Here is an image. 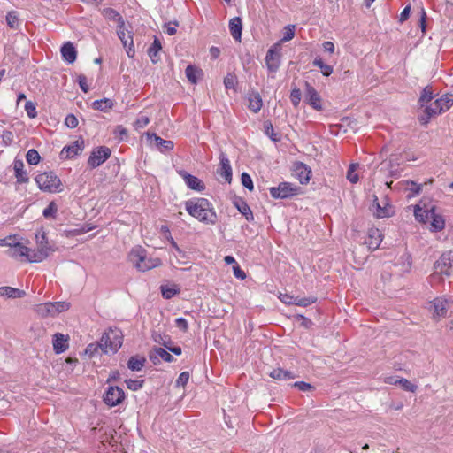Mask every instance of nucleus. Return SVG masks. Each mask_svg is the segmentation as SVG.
<instances>
[{
  "label": "nucleus",
  "instance_id": "f257e3e1",
  "mask_svg": "<svg viewBox=\"0 0 453 453\" xmlns=\"http://www.w3.org/2000/svg\"><path fill=\"white\" fill-rule=\"evenodd\" d=\"M187 211L199 221L214 225L218 217L212 204L206 198H193L185 203Z\"/></svg>",
  "mask_w": 453,
  "mask_h": 453
},
{
  "label": "nucleus",
  "instance_id": "f03ea898",
  "mask_svg": "<svg viewBox=\"0 0 453 453\" xmlns=\"http://www.w3.org/2000/svg\"><path fill=\"white\" fill-rule=\"evenodd\" d=\"M7 254L11 257L19 258L26 257L28 262H41L48 257V251L45 248L37 249L35 251L31 250L21 242L12 245V249H8Z\"/></svg>",
  "mask_w": 453,
  "mask_h": 453
},
{
  "label": "nucleus",
  "instance_id": "7ed1b4c3",
  "mask_svg": "<svg viewBox=\"0 0 453 453\" xmlns=\"http://www.w3.org/2000/svg\"><path fill=\"white\" fill-rule=\"evenodd\" d=\"M129 259L141 272H146L161 265L160 258L148 257L146 250L141 246L131 250Z\"/></svg>",
  "mask_w": 453,
  "mask_h": 453
},
{
  "label": "nucleus",
  "instance_id": "20e7f679",
  "mask_svg": "<svg viewBox=\"0 0 453 453\" xmlns=\"http://www.w3.org/2000/svg\"><path fill=\"white\" fill-rule=\"evenodd\" d=\"M38 188L45 192H61L62 185L60 179L53 172H44L38 174L35 179Z\"/></svg>",
  "mask_w": 453,
  "mask_h": 453
},
{
  "label": "nucleus",
  "instance_id": "39448f33",
  "mask_svg": "<svg viewBox=\"0 0 453 453\" xmlns=\"http://www.w3.org/2000/svg\"><path fill=\"white\" fill-rule=\"evenodd\" d=\"M122 340L123 334L119 329H110L108 332H105L100 339L103 352L105 354L109 351L116 353L122 346Z\"/></svg>",
  "mask_w": 453,
  "mask_h": 453
},
{
  "label": "nucleus",
  "instance_id": "423d86ee",
  "mask_svg": "<svg viewBox=\"0 0 453 453\" xmlns=\"http://www.w3.org/2000/svg\"><path fill=\"white\" fill-rule=\"evenodd\" d=\"M70 308L67 302L45 303L37 305L36 312L42 317H54L60 312L65 311Z\"/></svg>",
  "mask_w": 453,
  "mask_h": 453
},
{
  "label": "nucleus",
  "instance_id": "0eeeda50",
  "mask_svg": "<svg viewBox=\"0 0 453 453\" xmlns=\"http://www.w3.org/2000/svg\"><path fill=\"white\" fill-rule=\"evenodd\" d=\"M300 188L289 182H280L277 187L269 188L270 195L274 199H287L296 194Z\"/></svg>",
  "mask_w": 453,
  "mask_h": 453
},
{
  "label": "nucleus",
  "instance_id": "6e6552de",
  "mask_svg": "<svg viewBox=\"0 0 453 453\" xmlns=\"http://www.w3.org/2000/svg\"><path fill=\"white\" fill-rule=\"evenodd\" d=\"M281 45L280 42L274 43L267 51L265 56V65L270 73H276L280 65Z\"/></svg>",
  "mask_w": 453,
  "mask_h": 453
},
{
  "label": "nucleus",
  "instance_id": "1a4fd4ad",
  "mask_svg": "<svg viewBox=\"0 0 453 453\" xmlns=\"http://www.w3.org/2000/svg\"><path fill=\"white\" fill-rule=\"evenodd\" d=\"M126 398L124 390L118 386H110L104 394V403L109 407L120 404Z\"/></svg>",
  "mask_w": 453,
  "mask_h": 453
},
{
  "label": "nucleus",
  "instance_id": "9d476101",
  "mask_svg": "<svg viewBox=\"0 0 453 453\" xmlns=\"http://www.w3.org/2000/svg\"><path fill=\"white\" fill-rule=\"evenodd\" d=\"M111 154V150L106 146H99L93 150L88 159V165L92 168H96L104 163Z\"/></svg>",
  "mask_w": 453,
  "mask_h": 453
},
{
  "label": "nucleus",
  "instance_id": "9b49d317",
  "mask_svg": "<svg viewBox=\"0 0 453 453\" xmlns=\"http://www.w3.org/2000/svg\"><path fill=\"white\" fill-rule=\"evenodd\" d=\"M439 102H430L429 104H426L424 110L422 111V113L418 116V121L421 125L426 126L430 121V119L442 112L441 106H439Z\"/></svg>",
  "mask_w": 453,
  "mask_h": 453
},
{
  "label": "nucleus",
  "instance_id": "f8f14e48",
  "mask_svg": "<svg viewBox=\"0 0 453 453\" xmlns=\"http://www.w3.org/2000/svg\"><path fill=\"white\" fill-rule=\"evenodd\" d=\"M304 101L316 111H322L323 109L320 96L307 81L305 82Z\"/></svg>",
  "mask_w": 453,
  "mask_h": 453
},
{
  "label": "nucleus",
  "instance_id": "ddd939ff",
  "mask_svg": "<svg viewBox=\"0 0 453 453\" xmlns=\"http://www.w3.org/2000/svg\"><path fill=\"white\" fill-rule=\"evenodd\" d=\"M118 36L119 40L121 41L124 47H127V54L129 58H133L134 55V42H133V35L132 33L127 31L125 28L124 25H118V30H117Z\"/></svg>",
  "mask_w": 453,
  "mask_h": 453
},
{
  "label": "nucleus",
  "instance_id": "4468645a",
  "mask_svg": "<svg viewBox=\"0 0 453 453\" xmlns=\"http://www.w3.org/2000/svg\"><path fill=\"white\" fill-rule=\"evenodd\" d=\"M429 311L433 312V317H445L449 309V300L444 297H436L431 303Z\"/></svg>",
  "mask_w": 453,
  "mask_h": 453
},
{
  "label": "nucleus",
  "instance_id": "2eb2a0df",
  "mask_svg": "<svg viewBox=\"0 0 453 453\" xmlns=\"http://www.w3.org/2000/svg\"><path fill=\"white\" fill-rule=\"evenodd\" d=\"M425 217L426 219H431V227L434 231L438 232L444 228L445 220L441 215L436 213L435 206L426 209Z\"/></svg>",
  "mask_w": 453,
  "mask_h": 453
},
{
  "label": "nucleus",
  "instance_id": "dca6fc26",
  "mask_svg": "<svg viewBox=\"0 0 453 453\" xmlns=\"http://www.w3.org/2000/svg\"><path fill=\"white\" fill-rule=\"evenodd\" d=\"M149 358L155 365H159L161 359L168 363L174 360L173 357L166 349L160 347H154L149 353Z\"/></svg>",
  "mask_w": 453,
  "mask_h": 453
},
{
  "label": "nucleus",
  "instance_id": "f3484780",
  "mask_svg": "<svg viewBox=\"0 0 453 453\" xmlns=\"http://www.w3.org/2000/svg\"><path fill=\"white\" fill-rule=\"evenodd\" d=\"M295 175L301 184H307L311 179V169L302 162H295L293 165Z\"/></svg>",
  "mask_w": 453,
  "mask_h": 453
},
{
  "label": "nucleus",
  "instance_id": "a211bd4d",
  "mask_svg": "<svg viewBox=\"0 0 453 453\" xmlns=\"http://www.w3.org/2000/svg\"><path fill=\"white\" fill-rule=\"evenodd\" d=\"M84 149V140L80 137L78 140L73 142L71 145L65 146L60 153L62 157L65 153V158H72L82 152Z\"/></svg>",
  "mask_w": 453,
  "mask_h": 453
},
{
  "label": "nucleus",
  "instance_id": "6ab92c4d",
  "mask_svg": "<svg viewBox=\"0 0 453 453\" xmlns=\"http://www.w3.org/2000/svg\"><path fill=\"white\" fill-rule=\"evenodd\" d=\"M219 159L220 165L217 173L225 180L226 182L230 183L232 181V167L230 165V162L223 152H221Z\"/></svg>",
  "mask_w": 453,
  "mask_h": 453
},
{
  "label": "nucleus",
  "instance_id": "aec40b11",
  "mask_svg": "<svg viewBox=\"0 0 453 453\" xmlns=\"http://www.w3.org/2000/svg\"><path fill=\"white\" fill-rule=\"evenodd\" d=\"M180 175L184 179L187 186L196 191H203L205 188L203 182L197 177L187 173L186 171H180Z\"/></svg>",
  "mask_w": 453,
  "mask_h": 453
},
{
  "label": "nucleus",
  "instance_id": "412c9836",
  "mask_svg": "<svg viewBox=\"0 0 453 453\" xmlns=\"http://www.w3.org/2000/svg\"><path fill=\"white\" fill-rule=\"evenodd\" d=\"M69 335L61 333H56L53 335V350L56 354L65 352L69 347Z\"/></svg>",
  "mask_w": 453,
  "mask_h": 453
},
{
  "label": "nucleus",
  "instance_id": "4be33fe9",
  "mask_svg": "<svg viewBox=\"0 0 453 453\" xmlns=\"http://www.w3.org/2000/svg\"><path fill=\"white\" fill-rule=\"evenodd\" d=\"M148 139L152 142H154L156 146L161 152L170 151L173 149L174 144L171 140H164L156 134L147 133Z\"/></svg>",
  "mask_w": 453,
  "mask_h": 453
},
{
  "label": "nucleus",
  "instance_id": "5701e85b",
  "mask_svg": "<svg viewBox=\"0 0 453 453\" xmlns=\"http://www.w3.org/2000/svg\"><path fill=\"white\" fill-rule=\"evenodd\" d=\"M62 58L69 64L73 63L77 58V50L73 44L70 42H65L61 47Z\"/></svg>",
  "mask_w": 453,
  "mask_h": 453
},
{
  "label": "nucleus",
  "instance_id": "b1692460",
  "mask_svg": "<svg viewBox=\"0 0 453 453\" xmlns=\"http://www.w3.org/2000/svg\"><path fill=\"white\" fill-rule=\"evenodd\" d=\"M434 268L441 273L449 275V269L451 266L450 254H442L440 258L434 263Z\"/></svg>",
  "mask_w": 453,
  "mask_h": 453
},
{
  "label": "nucleus",
  "instance_id": "393cba45",
  "mask_svg": "<svg viewBox=\"0 0 453 453\" xmlns=\"http://www.w3.org/2000/svg\"><path fill=\"white\" fill-rule=\"evenodd\" d=\"M229 30L233 38L241 42L242 32V22L240 17H234L229 21Z\"/></svg>",
  "mask_w": 453,
  "mask_h": 453
},
{
  "label": "nucleus",
  "instance_id": "a878e982",
  "mask_svg": "<svg viewBox=\"0 0 453 453\" xmlns=\"http://www.w3.org/2000/svg\"><path fill=\"white\" fill-rule=\"evenodd\" d=\"M13 170L18 183H27L28 177L27 172L24 170V163L21 159H15L13 162Z\"/></svg>",
  "mask_w": 453,
  "mask_h": 453
},
{
  "label": "nucleus",
  "instance_id": "bb28decb",
  "mask_svg": "<svg viewBox=\"0 0 453 453\" xmlns=\"http://www.w3.org/2000/svg\"><path fill=\"white\" fill-rule=\"evenodd\" d=\"M26 296V292L24 290L15 288L12 287H0V296H4L7 298H22Z\"/></svg>",
  "mask_w": 453,
  "mask_h": 453
},
{
  "label": "nucleus",
  "instance_id": "cd10ccee",
  "mask_svg": "<svg viewBox=\"0 0 453 453\" xmlns=\"http://www.w3.org/2000/svg\"><path fill=\"white\" fill-rule=\"evenodd\" d=\"M234 205L242 215L245 217L248 221H253L254 216L249 204L242 198L234 201Z\"/></svg>",
  "mask_w": 453,
  "mask_h": 453
},
{
  "label": "nucleus",
  "instance_id": "c85d7f7f",
  "mask_svg": "<svg viewBox=\"0 0 453 453\" xmlns=\"http://www.w3.org/2000/svg\"><path fill=\"white\" fill-rule=\"evenodd\" d=\"M161 50V42L157 36H155L152 44L148 49V55L150 58L153 64H157L160 60V58L158 57V52Z\"/></svg>",
  "mask_w": 453,
  "mask_h": 453
},
{
  "label": "nucleus",
  "instance_id": "c756f323",
  "mask_svg": "<svg viewBox=\"0 0 453 453\" xmlns=\"http://www.w3.org/2000/svg\"><path fill=\"white\" fill-rule=\"evenodd\" d=\"M370 250H375L381 243V234L379 229H371L369 231V238L366 242Z\"/></svg>",
  "mask_w": 453,
  "mask_h": 453
},
{
  "label": "nucleus",
  "instance_id": "7c9ffc66",
  "mask_svg": "<svg viewBox=\"0 0 453 453\" xmlns=\"http://www.w3.org/2000/svg\"><path fill=\"white\" fill-rule=\"evenodd\" d=\"M373 206H376L375 215L377 218H388L393 214V208L391 205L387 203L385 206H380L376 196H374Z\"/></svg>",
  "mask_w": 453,
  "mask_h": 453
},
{
  "label": "nucleus",
  "instance_id": "2f4dec72",
  "mask_svg": "<svg viewBox=\"0 0 453 453\" xmlns=\"http://www.w3.org/2000/svg\"><path fill=\"white\" fill-rule=\"evenodd\" d=\"M269 375L271 378L279 380H288L296 378V375L292 372L282 368L273 369Z\"/></svg>",
  "mask_w": 453,
  "mask_h": 453
},
{
  "label": "nucleus",
  "instance_id": "473e14b6",
  "mask_svg": "<svg viewBox=\"0 0 453 453\" xmlns=\"http://www.w3.org/2000/svg\"><path fill=\"white\" fill-rule=\"evenodd\" d=\"M144 357L132 356L127 361V367L133 372H139L146 363Z\"/></svg>",
  "mask_w": 453,
  "mask_h": 453
},
{
  "label": "nucleus",
  "instance_id": "72a5a7b5",
  "mask_svg": "<svg viewBox=\"0 0 453 453\" xmlns=\"http://www.w3.org/2000/svg\"><path fill=\"white\" fill-rule=\"evenodd\" d=\"M263 106V101L258 92H252L249 97V109L257 112Z\"/></svg>",
  "mask_w": 453,
  "mask_h": 453
},
{
  "label": "nucleus",
  "instance_id": "f704fd0d",
  "mask_svg": "<svg viewBox=\"0 0 453 453\" xmlns=\"http://www.w3.org/2000/svg\"><path fill=\"white\" fill-rule=\"evenodd\" d=\"M185 74L187 79L192 83L196 84L199 76L202 75V70L193 65H188L186 67Z\"/></svg>",
  "mask_w": 453,
  "mask_h": 453
},
{
  "label": "nucleus",
  "instance_id": "c9c22d12",
  "mask_svg": "<svg viewBox=\"0 0 453 453\" xmlns=\"http://www.w3.org/2000/svg\"><path fill=\"white\" fill-rule=\"evenodd\" d=\"M114 104L111 99L103 98L100 100H96L92 103V108L96 111H108L113 107Z\"/></svg>",
  "mask_w": 453,
  "mask_h": 453
},
{
  "label": "nucleus",
  "instance_id": "e433bc0d",
  "mask_svg": "<svg viewBox=\"0 0 453 453\" xmlns=\"http://www.w3.org/2000/svg\"><path fill=\"white\" fill-rule=\"evenodd\" d=\"M434 99V91L431 86H426L423 88L420 97L418 99V105L420 108L432 102Z\"/></svg>",
  "mask_w": 453,
  "mask_h": 453
},
{
  "label": "nucleus",
  "instance_id": "4c0bfd02",
  "mask_svg": "<svg viewBox=\"0 0 453 453\" xmlns=\"http://www.w3.org/2000/svg\"><path fill=\"white\" fill-rule=\"evenodd\" d=\"M6 23L7 26L12 28L18 30L20 27L21 22L19 18V13L17 11H10L6 14Z\"/></svg>",
  "mask_w": 453,
  "mask_h": 453
},
{
  "label": "nucleus",
  "instance_id": "58836bf2",
  "mask_svg": "<svg viewBox=\"0 0 453 453\" xmlns=\"http://www.w3.org/2000/svg\"><path fill=\"white\" fill-rule=\"evenodd\" d=\"M312 65L316 67H319L321 71V73L326 77H328L333 73V66L325 64L320 57H316L312 61Z\"/></svg>",
  "mask_w": 453,
  "mask_h": 453
},
{
  "label": "nucleus",
  "instance_id": "ea45409f",
  "mask_svg": "<svg viewBox=\"0 0 453 453\" xmlns=\"http://www.w3.org/2000/svg\"><path fill=\"white\" fill-rule=\"evenodd\" d=\"M434 101L440 103L439 106H441L442 112L446 111L453 105V94H445Z\"/></svg>",
  "mask_w": 453,
  "mask_h": 453
},
{
  "label": "nucleus",
  "instance_id": "a19ab883",
  "mask_svg": "<svg viewBox=\"0 0 453 453\" xmlns=\"http://www.w3.org/2000/svg\"><path fill=\"white\" fill-rule=\"evenodd\" d=\"M27 162L29 165H35L40 163L41 161V156L39 155L38 151L35 149H30L26 155Z\"/></svg>",
  "mask_w": 453,
  "mask_h": 453
},
{
  "label": "nucleus",
  "instance_id": "79ce46f5",
  "mask_svg": "<svg viewBox=\"0 0 453 453\" xmlns=\"http://www.w3.org/2000/svg\"><path fill=\"white\" fill-rule=\"evenodd\" d=\"M161 294L165 299H171L180 292L177 288L169 287L167 285H162L160 287Z\"/></svg>",
  "mask_w": 453,
  "mask_h": 453
},
{
  "label": "nucleus",
  "instance_id": "37998d69",
  "mask_svg": "<svg viewBox=\"0 0 453 453\" xmlns=\"http://www.w3.org/2000/svg\"><path fill=\"white\" fill-rule=\"evenodd\" d=\"M294 301H295L294 302L295 305H298V306H302V307H306V306H309V305L316 303L317 297H314V296H308V297L296 296Z\"/></svg>",
  "mask_w": 453,
  "mask_h": 453
},
{
  "label": "nucleus",
  "instance_id": "c03bdc74",
  "mask_svg": "<svg viewBox=\"0 0 453 453\" xmlns=\"http://www.w3.org/2000/svg\"><path fill=\"white\" fill-rule=\"evenodd\" d=\"M104 12H105V16L108 19L117 21L118 25H121V24L124 25L125 21H124L122 16L117 11H115L111 8H108Z\"/></svg>",
  "mask_w": 453,
  "mask_h": 453
},
{
  "label": "nucleus",
  "instance_id": "a18cd8bd",
  "mask_svg": "<svg viewBox=\"0 0 453 453\" xmlns=\"http://www.w3.org/2000/svg\"><path fill=\"white\" fill-rule=\"evenodd\" d=\"M144 380H132L128 379L125 380V383L128 389L132 391H138L143 387Z\"/></svg>",
  "mask_w": 453,
  "mask_h": 453
},
{
  "label": "nucleus",
  "instance_id": "49530a36",
  "mask_svg": "<svg viewBox=\"0 0 453 453\" xmlns=\"http://www.w3.org/2000/svg\"><path fill=\"white\" fill-rule=\"evenodd\" d=\"M35 238H36V242H37V244H38V248L37 249H41V248L47 249L48 256H49L50 251H52V249L50 248V246L48 245V241H47V238H46V234L42 233L41 234H36Z\"/></svg>",
  "mask_w": 453,
  "mask_h": 453
},
{
  "label": "nucleus",
  "instance_id": "de8ad7c7",
  "mask_svg": "<svg viewBox=\"0 0 453 453\" xmlns=\"http://www.w3.org/2000/svg\"><path fill=\"white\" fill-rule=\"evenodd\" d=\"M99 349L103 351V347L101 345L100 341L97 342L88 344L86 347L84 353L85 355H88L89 357H92L98 351Z\"/></svg>",
  "mask_w": 453,
  "mask_h": 453
},
{
  "label": "nucleus",
  "instance_id": "09e8293b",
  "mask_svg": "<svg viewBox=\"0 0 453 453\" xmlns=\"http://www.w3.org/2000/svg\"><path fill=\"white\" fill-rule=\"evenodd\" d=\"M295 36V26L294 25H288L284 27V33L283 37L281 38L280 42H286L290 40H292Z\"/></svg>",
  "mask_w": 453,
  "mask_h": 453
},
{
  "label": "nucleus",
  "instance_id": "8fccbe9b",
  "mask_svg": "<svg viewBox=\"0 0 453 453\" xmlns=\"http://www.w3.org/2000/svg\"><path fill=\"white\" fill-rule=\"evenodd\" d=\"M265 133L268 135L273 142L280 141V136L273 132V124L270 121H265L264 124Z\"/></svg>",
  "mask_w": 453,
  "mask_h": 453
},
{
  "label": "nucleus",
  "instance_id": "3c124183",
  "mask_svg": "<svg viewBox=\"0 0 453 453\" xmlns=\"http://www.w3.org/2000/svg\"><path fill=\"white\" fill-rule=\"evenodd\" d=\"M301 97H302V92L299 88H295L291 90L290 100H291L292 104L295 107H297L299 105Z\"/></svg>",
  "mask_w": 453,
  "mask_h": 453
},
{
  "label": "nucleus",
  "instance_id": "603ef678",
  "mask_svg": "<svg viewBox=\"0 0 453 453\" xmlns=\"http://www.w3.org/2000/svg\"><path fill=\"white\" fill-rule=\"evenodd\" d=\"M241 181L243 187H245L250 191L254 189V185L251 177L247 173H242L241 175Z\"/></svg>",
  "mask_w": 453,
  "mask_h": 453
},
{
  "label": "nucleus",
  "instance_id": "864d4df0",
  "mask_svg": "<svg viewBox=\"0 0 453 453\" xmlns=\"http://www.w3.org/2000/svg\"><path fill=\"white\" fill-rule=\"evenodd\" d=\"M398 384L405 390V391H408V392H415L416 389H417V386L412 384L410 380H408L407 379H400L398 380Z\"/></svg>",
  "mask_w": 453,
  "mask_h": 453
},
{
  "label": "nucleus",
  "instance_id": "5fc2aeb1",
  "mask_svg": "<svg viewBox=\"0 0 453 453\" xmlns=\"http://www.w3.org/2000/svg\"><path fill=\"white\" fill-rule=\"evenodd\" d=\"M347 179L351 183H357L359 180L357 173H356V165L351 164L347 172Z\"/></svg>",
  "mask_w": 453,
  "mask_h": 453
},
{
  "label": "nucleus",
  "instance_id": "6e6d98bb",
  "mask_svg": "<svg viewBox=\"0 0 453 453\" xmlns=\"http://www.w3.org/2000/svg\"><path fill=\"white\" fill-rule=\"evenodd\" d=\"M57 211H58V207H57V204L54 203V202H50L49 203V205L43 210V216L45 218H50V217H55V214L57 213Z\"/></svg>",
  "mask_w": 453,
  "mask_h": 453
},
{
  "label": "nucleus",
  "instance_id": "4d7b16f0",
  "mask_svg": "<svg viewBox=\"0 0 453 453\" xmlns=\"http://www.w3.org/2000/svg\"><path fill=\"white\" fill-rule=\"evenodd\" d=\"M25 110L29 118L34 119L37 116L35 104L33 103L32 101L26 102Z\"/></svg>",
  "mask_w": 453,
  "mask_h": 453
},
{
  "label": "nucleus",
  "instance_id": "13d9d810",
  "mask_svg": "<svg viewBox=\"0 0 453 453\" xmlns=\"http://www.w3.org/2000/svg\"><path fill=\"white\" fill-rule=\"evenodd\" d=\"M115 137L119 141H125L127 139V130L122 126H117L114 131Z\"/></svg>",
  "mask_w": 453,
  "mask_h": 453
},
{
  "label": "nucleus",
  "instance_id": "bf43d9fd",
  "mask_svg": "<svg viewBox=\"0 0 453 453\" xmlns=\"http://www.w3.org/2000/svg\"><path fill=\"white\" fill-rule=\"evenodd\" d=\"M236 83V76L234 74L228 73L224 78V85L226 89L234 88Z\"/></svg>",
  "mask_w": 453,
  "mask_h": 453
},
{
  "label": "nucleus",
  "instance_id": "052dcab7",
  "mask_svg": "<svg viewBox=\"0 0 453 453\" xmlns=\"http://www.w3.org/2000/svg\"><path fill=\"white\" fill-rule=\"evenodd\" d=\"M292 387L297 388L300 391L303 392L310 391L315 388L311 384L304 381H296L294 384H292Z\"/></svg>",
  "mask_w": 453,
  "mask_h": 453
},
{
  "label": "nucleus",
  "instance_id": "680f3d73",
  "mask_svg": "<svg viewBox=\"0 0 453 453\" xmlns=\"http://www.w3.org/2000/svg\"><path fill=\"white\" fill-rule=\"evenodd\" d=\"M65 124L69 127V128H74L78 126V119L77 118L75 117V115L73 114H68L66 117H65Z\"/></svg>",
  "mask_w": 453,
  "mask_h": 453
},
{
  "label": "nucleus",
  "instance_id": "e2e57ef3",
  "mask_svg": "<svg viewBox=\"0 0 453 453\" xmlns=\"http://www.w3.org/2000/svg\"><path fill=\"white\" fill-rule=\"evenodd\" d=\"M188 380H189V373L188 372H182L179 375V377L176 380V386L177 387H180V386L184 387L188 383Z\"/></svg>",
  "mask_w": 453,
  "mask_h": 453
},
{
  "label": "nucleus",
  "instance_id": "0e129e2a",
  "mask_svg": "<svg viewBox=\"0 0 453 453\" xmlns=\"http://www.w3.org/2000/svg\"><path fill=\"white\" fill-rule=\"evenodd\" d=\"M2 140L6 146L11 145L13 142L12 132L9 130H4L2 134Z\"/></svg>",
  "mask_w": 453,
  "mask_h": 453
},
{
  "label": "nucleus",
  "instance_id": "69168bd1",
  "mask_svg": "<svg viewBox=\"0 0 453 453\" xmlns=\"http://www.w3.org/2000/svg\"><path fill=\"white\" fill-rule=\"evenodd\" d=\"M77 80H78L79 86H80L81 89L83 92L87 93L89 90V88L87 83L86 76L84 74H79Z\"/></svg>",
  "mask_w": 453,
  "mask_h": 453
},
{
  "label": "nucleus",
  "instance_id": "338daca9",
  "mask_svg": "<svg viewBox=\"0 0 453 453\" xmlns=\"http://www.w3.org/2000/svg\"><path fill=\"white\" fill-rule=\"evenodd\" d=\"M175 325L176 326L183 331V332H187L188 329V321L187 319H185L184 318H178L176 319L175 320Z\"/></svg>",
  "mask_w": 453,
  "mask_h": 453
},
{
  "label": "nucleus",
  "instance_id": "774afa93",
  "mask_svg": "<svg viewBox=\"0 0 453 453\" xmlns=\"http://www.w3.org/2000/svg\"><path fill=\"white\" fill-rule=\"evenodd\" d=\"M18 242H19L17 241V237L15 235L14 236L10 235L4 239L0 240V245H6L9 247V249H12V244H16Z\"/></svg>",
  "mask_w": 453,
  "mask_h": 453
}]
</instances>
